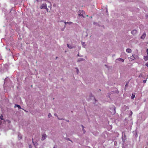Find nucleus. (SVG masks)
I'll return each mask as SVG.
<instances>
[{"instance_id":"f257e3e1","label":"nucleus","mask_w":148,"mask_h":148,"mask_svg":"<svg viewBox=\"0 0 148 148\" xmlns=\"http://www.w3.org/2000/svg\"><path fill=\"white\" fill-rule=\"evenodd\" d=\"M122 140L123 142H125V140L126 139V136L125 135V134L124 132H123L122 133Z\"/></svg>"},{"instance_id":"f03ea898","label":"nucleus","mask_w":148,"mask_h":148,"mask_svg":"<svg viewBox=\"0 0 148 148\" xmlns=\"http://www.w3.org/2000/svg\"><path fill=\"white\" fill-rule=\"evenodd\" d=\"M46 8H47V5L46 3L42 4L40 7L41 9H45Z\"/></svg>"},{"instance_id":"7ed1b4c3","label":"nucleus","mask_w":148,"mask_h":148,"mask_svg":"<svg viewBox=\"0 0 148 148\" xmlns=\"http://www.w3.org/2000/svg\"><path fill=\"white\" fill-rule=\"evenodd\" d=\"M42 137L41 140L42 141H43L47 137V135L45 134H42Z\"/></svg>"},{"instance_id":"20e7f679","label":"nucleus","mask_w":148,"mask_h":148,"mask_svg":"<svg viewBox=\"0 0 148 148\" xmlns=\"http://www.w3.org/2000/svg\"><path fill=\"white\" fill-rule=\"evenodd\" d=\"M129 109V107L126 106L125 105H124L122 107V110L123 111H125L126 109Z\"/></svg>"},{"instance_id":"39448f33","label":"nucleus","mask_w":148,"mask_h":148,"mask_svg":"<svg viewBox=\"0 0 148 148\" xmlns=\"http://www.w3.org/2000/svg\"><path fill=\"white\" fill-rule=\"evenodd\" d=\"M147 55L146 56H144V59L145 61H147L148 60V49L147 50Z\"/></svg>"},{"instance_id":"423d86ee","label":"nucleus","mask_w":148,"mask_h":148,"mask_svg":"<svg viewBox=\"0 0 148 148\" xmlns=\"http://www.w3.org/2000/svg\"><path fill=\"white\" fill-rule=\"evenodd\" d=\"M85 12L84 11L82 10V12H80V14H79V16H81L83 17H85V16L83 15V13H84Z\"/></svg>"},{"instance_id":"0eeeda50","label":"nucleus","mask_w":148,"mask_h":148,"mask_svg":"<svg viewBox=\"0 0 148 148\" xmlns=\"http://www.w3.org/2000/svg\"><path fill=\"white\" fill-rule=\"evenodd\" d=\"M137 32V31L136 30H134L132 31L131 33L132 34L134 35H135Z\"/></svg>"},{"instance_id":"6e6552de","label":"nucleus","mask_w":148,"mask_h":148,"mask_svg":"<svg viewBox=\"0 0 148 148\" xmlns=\"http://www.w3.org/2000/svg\"><path fill=\"white\" fill-rule=\"evenodd\" d=\"M117 61H121L122 62H123L124 61V60L122 58H119L116 59V62H117Z\"/></svg>"},{"instance_id":"1a4fd4ad","label":"nucleus","mask_w":148,"mask_h":148,"mask_svg":"<svg viewBox=\"0 0 148 148\" xmlns=\"http://www.w3.org/2000/svg\"><path fill=\"white\" fill-rule=\"evenodd\" d=\"M67 46L70 49L74 48L75 47V46H73L70 45H69V44H67Z\"/></svg>"},{"instance_id":"9d476101","label":"nucleus","mask_w":148,"mask_h":148,"mask_svg":"<svg viewBox=\"0 0 148 148\" xmlns=\"http://www.w3.org/2000/svg\"><path fill=\"white\" fill-rule=\"evenodd\" d=\"M146 34L145 33H144L143 35L141 36V38L142 39H144L145 38Z\"/></svg>"},{"instance_id":"9b49d317","label":"nucleus","mask_w":148,"mask_h":148,"mask_svg":"<svg viewBox=\"0 0 148 148\" xmlns=\"http://www.w3.org/2000/svg\"><path fill=\"white\" fill-rule=\"evenodd\" d=\"M16 107H17L18 108V109H22L21 107L18 105L16 104H15L14 106V108H15Z\"/></svg>"},{"instance_id":"f8f14e48","label":"nucleus","mask_w":148,"mask_h":148,"mask_svg":"<svg viewBox=\"0 0 148 148\" xmlns=\"http://www.w3.org/2000/svg\"><path fill=\"white\" fill-rule=\"evenodd\" d=\"M126 51L127 53H130L132 52V50L131 49L128 48L126 49Z\"/></svg>"},{"instance_id":"ddd939ff","label":"nucleus","mask_w":148,"mask_h":148,"mask_svg":"<svg viewBox=\"0 0 148 148\" xmlns=\"http://www.w3.org/2000/svg\"><path fill=\"white\" fill-rule=\"evenodd\" d=\"M85 59H83V58H79V59H78V60H77V62H80V61H85Z\"/></svg>"},{"instance_id":"4468645a","label":"nucleus","mask_w":148,"mask_h":148,"mask_svg":"<svg viewBox=\"0 0 148 148\" xmlns=\"http://www.w3.org/2000/svg\"><path fill=\"white\" fill-rule=\"evenodd\" d=\"M18 139H21L22 138V136L20 134H18Z\"/></svg>"},{"instance_id":"2eb2a0df","label":"nucleus","mask_w":148,"mask_h":148,"mask_svg":"<svg viewBox=\"0 0 148 148\" xmlns=\"http://www.w3.org/2000/svg\"><path fill=\"white\" fill-rule=\"evenodd\" d=\"M81 126L82 127V128H83L82 130H83V131L84 133H85V132H86V131H85V130H84V126H83V125H81Z\"/></svg>"},{"instance_id":"dca6fc26","label":"nucleus","mask_w":148,"mask_h":148,"mask_svg":"<svg viewBox=\"0 0 148 148\" xmlns=\"http://www.w3.org/2000/svg\"><path fill=\"white\" fill-rule=\"evenodd\" d=\"M66 23L69 25H71L73 23L71 22H66Z\"/></svg>"},{"instance_id":"f3484780","label":"nucleus","mask_w":148,"mask_h":148,"mask_svg":"<svg viewBox=\"0 0 148 148\" xmlns=\"http://www.w3.org/2000/svg\"><path fill=\"white\" fill-rule=\"evenodd\" d=\"M135 95H133V94H132V96H131V98L132 99H134V98L135 97Z\"/></svg>"},{"instance_id":"a211bd4d","label":"nucleus","mask_w":148,"mask_h":148,"mask_svg":"<svg viewBox=\"0 0 148 148\" xmlns=\"http://www.w3.org/2000/svg\"><path fill=\"white\" fill-rule=\"evenodd\" d=\"M0 118L2 120H3V115L2 114L0 116Z\"/></svg>"},{"instance_id":"6ab92c4d","label":"nucleus","mask_w":148,"mask_h":148,"mask_svg":"<svg viewBox=\"0 0 148 148\" xmlns=\"http://www.w3.org/2000/svg\"><path fill=\"white\" fill-rule=\"evenodd\" d=\"M93 24L94 25H99V24H98L97 23H96L95 22H94L93 23Z\"/></svg>"},{"instance_id":"aec40b11","label":"nucleus","mask_w":148,"mask_h":148,"mask_svg":"<svg viewBox=\"0 0 148 148\" xmlns=\"http://www.w3.org/2000/svg\"><path fill=\"white\" fill-rule=\"evenodd\" d=\"M48 116V117L49 118H50L51 116V113H49Z\"/></svg>"},{"instance_id":"412c9836","label":"nucleus","mask_w":148,"mask_h":148,"mask_svg":"<svg viewBox=\"0 0 148 148\" xmlns=\"http://www.w3.org/2000/svg\"><path fill=\"white\" fill-rule=\"evenodd\" d=\"M76 69H77V74H78V72H79L78 69L77 68H76Z\"/></svg>"},{"instance_id":"4be33fe9","label":"nucleus","mask_w":148,"mask_h":148,"mask_svg":"<svg viewBox=\"0 0 148 148\" xmlns=\"http://www.w3.org/2000/svg\"><path fill=\"white\" fill-rule=\"evenodd\" d=\"M45 9L46 10L47 12H49V9L47 8H47H46Z\"/></svg>"},{"instance_id":"5701e85b","label":"nucleus","mask_w":148,"mask_h":148,"mask_svg":"<svg viewBox=\"0 0 148 148\" xmlns=\"http://www.w3.org/2000/svg\"><path fill=\"white\" fill-rule=\"evenodd\" d=\"M145 65L147 67H148V62L145 64Z\"/></svg>"},{"instance_id":"b1692460","label":"nucleus","mask_w":148,"mask_h":148,"mask_svg":"<svg viewBox=\"0 0 148 148\" xmlns=\"http://www.w3.org/2000/svg\"><path fill=\"white\" fill-rule=\"evenodd\" d=\"M29 148H32V147L31 145H29Z\"/></svg>"},{"instance_id":"393cba45","label":"nucleus","mask_w":148,"mask_h":148,"mask_svg":"<svg viewBox=\"0 0 148 148\" xmlns=\"http://www.w3.org/2000/svg\"><path fill=\"white\" fill-rule=\"evenodd\" d=\"M146 82V80H144L143 81V82L144 83H145Z\"/></svg>"},{"instance_id":"a878e982","label":"nucleus","mask_w":148,"mask_h":148,"mask_svg":"<svg viewBox=\"0 0 148 148\" xmlns=\"http://www.w3.org/2000/svg\"><path fill=\"white\" fill-rule=\"evenodd\" d=\"M54 115L55 116H57V118H58V115H57V114H54Z\"/></svg>"},{"instance_id":"bb28decb","label":"nucleus","mask_w":148,"mask_h":148,"mask_svg":"<svg viewBox=\"0 0 148 148\" xmlns=\"http://www.w3.org/2000/svg\"><path fill=\"white\" fill-rule=\"evenodd\" d=\"M32 143H33V145H34V146H35V143H34V142L33 141H32Z\"/></svg>"},{"instance_id":"cd10ccee","label":"nucleus","mask_w":148,"mask_h":148,"mask_svg":"<svg viewBox=\"0 0 148 148\" xmlns=\"http://www.w3.org/2000/svg\"><path fill=\"white\" fill-rule=\"evenodd\" d=\"M58 118V119L59 120H62V119H60V118H59L58 117V118Z\"/></svg>"},{"instance_id":"c85d7f7f","label":"nucleus","mask_w":148,"mask_h":148,"mask_svg":"<svg viewBox=\"0 0 148 148\" xmlns=\"http://www.w3.org/2000/svg\"><path fill=\"white\" fill-rule=\"evenodd\" d=\"M12 2H15L16 0H11Z\"/></svg>"},{"instance_id":"c756f323","label":"nucleus","mask_w":148,"mask_h":148,"mask_svg":"<svg viewBox=\"0 0 148 148\" xmlns=\"http://www.w3.org/2000/svg\"><path fill=\"white\" fill-rule=\"evenodd\" d=\"M77 56H80V57H82V56H79V54H78Z\"/></svg>"},{"instance_id":"7c9ffc66","label":"nucleus","mask_w":148,"mask_h":148,"mask_svg":"<svg viewBox=\"0 0 148 148\" xmlns=\"http://www.w3.org/2000/svg\"><path fill=\"white\" fill-rule=\"evenodd\" d=\"M64 23H65V25H66V24H67V23H66V22H65H65H64Z\"/></svg>"},{"instance_id":"2f4dec72","label":"nucleus","mask_w":148,"mask_h":148,"mask_svg":"<svg viewBox=\"0 0 148 148\" xmlns=\"http://www.w3.org/2000/svg\"><path fill=\"white\" fill-rule=\"evenodd\" d=\"M106 11L107 12H108V10L107 9L106 10Z\"/></svg>"},{"instance_id":"473e14b6","label":"nucleus","mask_w":148,"mask_h":148,"mask_svg":"<svg viewBox=\"0 0 148 148\" xmlns=\"http://www.w3.org/2000/svg\"><path fill=\"white\" fill-rule=\"evenodd\" d=\"M48 3H49L51 5V3H50V2H49V1H48Z\"/></svg>"},{"instance_id":"72a5a7b5","label":"nucleus","mask_w":148,"mask_h":148,"mask_svg":"<svg viewBox=\"0 0 148 148\" xmlns=\"http://www.w3.org/2000/svg\"><path fill=\"white\" fill-rule=\"evenodd\" d=\"M4 82H6V79H5V80H4Z\"/></svg>"},{"instance_id":"f704fd0d","label":"nucleus","mask_w":148,"mask_h":148,"mask_svg":"<svg viewBox=\"0 0 148 148\" xmlns=\"http://www.w3.org/2000/svg\"><path fill=\"white\" fill-rule=\"evenodd\" d=\"M53 148H56V147H54Z\"/></svg>"},{"instance_id":"c9c22d12","label":"nucleus","mask_w":148,"mask_h":148,"mask_svg":"<svg viewBox=\"0 0 148 148\" xmlns=\"http://www.w3.org/2000/svg\"><path fill=\"white\" fill-rule=\"evenodd\" d=\"M53 6H55V4L53 5Z\"/></svg>"},{"instance_id":"e433bc0d","label":"nucleus","mask_w":148,"mask_h":148,"mask_svg":"<svg viewBox=\"0 0 148 148\" xmlns=\"http://www.w3.org/2000/svg\"><path fill=\"white\" fill-rule=\"evenodd\" d=\"M131 113H132V111H131Z\"/></svg>"},{"instance_id":"4c0bfd02","label":"nucleus","mask_w":148,"mask_h":148,"mask_svg":"<svg viewBox=\"0 0 148 148\" xmlns=\"http://www.w3.org/2000/svg\"><path fill=\"white\" fill-rule=\"evenodd\" d=\"M23 109V110H24V111H25V110H24L23 109Z\"/></svg>"},{"instance_id":"58836bf2","label":"nucleus","mask_w":148,"mask_h":148,"mask_svg":"<svg viewBox=\"0 0 148 148\" xmlns=\"http://www.w3.org/2000/svg\"><path fill=\"white\" fill-rule=\"evenodd\" d=\"M127 84H126L125 86H127Z\"/></svg>"},{"instance_id":"ea45409f","label":"nucleus","mask_w":148,"mask_h":148,"mask_svg":"<svg viewBox=\"0 0 148 148\" xmlns=\"http://www.w3.org/2000/svg\"><path fill=\"white\" fill-rule=\"evenodd\" d=\"M127 84H126L125 86H127Z\"/></svg>"},{"instance_id":"a19ab883","label":"nucleus","mask_w":148,"mask_h":148,"mask_svg":"<svg viewBox=\"0 0 148 148\" xmlns=\"http://www.w3.org/2000/svg\"><path fill=\"white\" fill-rule=\"evenodd\" d=\"M134 59H135V58H134V59H132V60H134Z\"/></svg>"},{"instance_id":"79ce46f5","label":"nucleus","mask_w":148,"mask_h":148,"mask_svg":"<svg viewBox=\"0 0 148 148\" xmlns=\"http://www.w3.org/2000/svg\"><path fill=\"white\" fill-rule=\"evenodd\" d=\"M57 57H56V59H57Z\"/></svg>"}]
</instances>
